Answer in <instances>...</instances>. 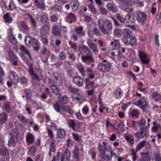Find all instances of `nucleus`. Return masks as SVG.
I'll return each instance as SVG.
<instances>
[{
  "label": "nucleus",
  "instance_id": "f257e3e1",
  "mask_svg": "<svg viewBox=\"0 0 161 161\" xmlns=\"http://www.w3.org/2000/svg\"><path fill=\"white\" fill-rule=\"evenodd\" d=\"M98 24L100 31L104 34H108L112 29V22L108 20L100 19L98 20Z\"/></svg>",
  "mask_w": 161,
  "mask_h": 161
},
{
  "label": "nucleus",
  "instance_id": "f03ea898",
  "mask_svg": "<svg viewBox=\"0 0 161 161\" xmlns=\"http://www.w3.org/2000/svg\"><path fill=\"white\" fill-rule=\"evenodd\" d=\"M134 104L144 111L147 110L149 106L147 99L145 97H142L141 98L135 101Z\"/></svg>",
  "mask_w": 161,
  "mask_h": 161
},
{
  "label": "nucleus",
  "instance_id": "7ed1b4c3",
  "mask_svg": "<svg viewBox=\"0 0 161 161\" xmlns=\"http://www.w3.org/2000/svg\"><path fill=\"white\" fill-rule=\"evenodd\" d=\"M26 44L29 47H33L34 50H38L39 49V45L38 41L35 39L31 38L30 36H27L25 39Z\"/></svg>",
  "mask_w": 161,
  "mask_h": 161
},
{
  "label": "nucleus",
  "instance_id": "20e7f679",
  "mask_svg": "<svg viewBox=\"0 0 161 161\" xmlns=\"http://www.w3.org/2000/svg\"><path fill=\"white\" fill-rule=\"evenodd\" d=\"M103 62L104 63L99 64L97 67L101 71L105 73L107 72L110 70L112 66V64L109 62H107L106 60L105 59L103 60Z\"/></svg>",
  "mask_w": 161,
  "mask_h": 161
},
{
  "label": "nucleus",
  "instance_id": "39448f33",
  "mask_svg": "<svg viewBox=\"0 0 161 161\" xmlns=\"http://www.w3.org/2000/svg\"><path fill=\"white\" fill-rule=\"evenodd\" d=\"M121 2L120 7V8L125 11L129 13L131 12L133 9L127 7V6H131L132 3L131 0H119Z\"/></svg>",
  "mask_w": 161,
  "mask_h": 161
},
{
  "label": "nucleus",
  "instance_id": "423d86ee",
  "mask_svg": "<svg viewBox=\"0 0 161 161\" xmlns=\"http://www.w3.org/2000/svg\"><path fill=\"white\" fill-rule=\"evenodd\" d=\"M50 27L46 25L42 27L41 32V38L42 42L44 44H47L48 41L46 37V35L48 34Z\"/></svg>",
  "mask_w": 161,
  "mask_h": 161
},
{
  "label": "nucleus",
  "instance_id": "0eeeda50",
  "mask_svg": "<svg viewBox=\"0 0 161 161\" xmlns=\"http://www.w3.org/2000/svg\"><path fill=\"white\" fill-rule=\"evenodd\" d=\"M20 50L21 52L19 54L20 56L25 62H27L28 59H31L30 54L23 46H21Z\"/></svg>",
  "mask_w": 161,
  "mask_h": 161
},
{
  "label": "nucleus",
  "instance_id": "6e6552de",
  "mask_svg": "<svg viewBox=\"0 0 161 161\" xmlns=\"http://www.w3.org/2000/svg\"><path fill=\"white\" fill-rule=\"evenodd\" d=\"M11 137L8 141V145L9 147H14L18 141V135L15 130L12 131L10 133Z\"/></svg>",
  "mask_w": 161,
  "mask_h": 161
},
{
  "label": "nucleus",
  "instance_id": "1a4fd4ad",
  "mask_svg": "<svg viewBox=\"0 0 161 161\" xmlns=\"http://www.w3.org/2000/svg\"><path fill=\"white\" fill-rule=\"evenodd\" d=\"M152 130L154 133H157V136L159 139L161 138V121L159 123L154 122Z\"/></svg>",
  "mask_w": 161,
  "mask_h": 161
},
{
  "label": "nucleus",
  "instance_id": "9d476101",
  "mask_svg": "<svg viewBox=\"0 0 161 161\" xmlns=\"http://www.w3.org/2000/svg\"><path fill=\"white\" fill-rule=\"evenodd\" d=\"M136 20L140 24H143L147 19V15L142 12H137L136 14Z\"/></svg>",
  "mask_w": 161,
  "mask_h": 161
},
{
  "label": "nucleus",
  "instance_id": "9b49d317",
  "mask_svg": "<svg viewBox=\"0 0 161 161\" xmlns=\"http://www.w3.org/2000/svg\"><path fill=\"white\" fill-rule=\"evenodd\" d=\"M124 37L122 41L125 44H128L129 43L130 38L132 36L131 31L128 29H125L123 30Z\"/></svg>",
  "mask_w": 161,
  "mask_h": 161
},
{
  "label": "nucleus",
  "instance_id": "f8f14e48",
  "mask_svg": "<svg viewBox=\"0 0 161 161\" xmlns=\"http://www.w3.org/2000/svg\"><path fill=\"white\" fill-rule=\"evenodd\" d=\"M139 56L143 64H148L150 61V59L147 54L143 51H139Z\"/></svg>",
  "mask_w": 161,
  "mask_h": 161
},
{
  "label": "nucleus",
  "instance_id": "ddd939ff",
  "mask_svg": "<svg viewBox=\"0 0 161 161\" xmlns=\"http://www.w3.org/2000/svg\"><path fill=\"white\" fill-rule=\"evenodd\" d=\"M9 78L14 84H17L19 82V78L16 73L14 71H11L9 73Z\"/></svg>",
  "mask_w": 161,
  "mask_h": 161
},
{
  "label": "nucleus",
  "instance_id": "4468645a",
  "mask_svg": "<svg viewBox=\"0 0 161 161\" xmlns=\"http://www.w3.org/2000/svg\"><path fill=\"white\" fill-rule=\"evenodd\" d=\"M87 44L94 53L96 54L99 51L97 48V45L93 43V40L92 39H88L87 41Z\"/></svg>",
  "mask_w": 161,
  "mask_h": 161
},
{
  "label": "nucleus",
  "instance_id": "2eb2a0df",
  "mask_svg": "<svg viewBox=\"0 0 161 161\" xmlns=\"http://www.w3.org/2000/svg\"><path fill=\"white\" fill-rule=\"evenodd\" d=\"M124 92L120 88H116L114 91V96L115 98L120 99L123 96Z\"/></svg>",
  "mask_w": 161,
  "mask_h": 161
},
{
  "label": "nucleus",
  "instance_id": "dca6fc26",
  "mask_svg": "<svg viewBox=\"0 0 161 161\" xmlns=\"http://www.w3.org/2000/svg\"><path fill=\"white\" fill-rule=\"evenodd\" d=\"M49 83L50 85L51 89L52 92L53 93H55L56 94H59V91L58 88L56 86L57 85H58L56 82L54 81L53 83H52V80L51 79H49Z\"/></svg>",
  "mask_w": 161,
  "mask_h": 161
},
{
  "label": "nucleus",
  "instance_id": "f3484780",
  "mask_svg": "<svg viewBox=\"0 0 161 161\" xmlns=\"http://www.w3.org/2000/svg\"><path fill=\"white\" fill-rule=\"evenodd\" d=\"M146 130L144 128H141L136 133L135 136L137 138H142L146 135Z\"/></svg>",
  "mask_w": 161,
  "mask_h": 161
},
{
  "label": "nucleus",
  "instance_id": "a211bd4d",
  "mask_svg": "<svg viewBox=\"0 0 161 161\" xmlns=\"http://www.w3.org/2000/svg\"><path fill=\"white\" fill-rule=\"evenodd\" d=\"M124 137L128 143L133 145L135 143V140L133 135L128 133L125 134L123 135Z\"/></svg>",
  "mask_w": 161,
  "mask_h": 161
},
{
  "label": "nucleus",
  "instance_id": "6ab92c4d",
  "mask_svg": "<svg viewBox=\"0 0 161 161\" xmlns=\"http://www.w3.org/2000/svg\"><path fill=\"white\" fill-rule=\"evenodd\" d=\"M88 55L82 56L81 57L82 61L85 63L92 62L93 61L92 55V53H89Z\"/></svg>",
  "mask_w": 161,
  "mask_h": 161
},
{
  "label": "nucleus",
  "instance_id": "aec40b11",
  "mask_svg": "<svg viewBox=\"0 0 161 161\" xmlns=\"http://www.w3.org/2000/svg\"><path fill=\"white\" fill-rule=\"evenodd\" d=\"M151 121V119L148 118L147 120V125L146 120L143 118L141 119L139 122V126L140 127L145 126L146 128H149V123Z\"/></svg>",
  "mask_w": 161,
  "mask_h": 161
},
{
  "label": "nucleus",
  "instance_id": "412c9836",
  "mask_svg": "<svg viewBox=\"0 0 161 161\" xmlns=\"http://www.w3.org/2000/svg\"><path fill=\"white\" fill-rule=\"evenodd\" d=\"M70 152L69 150L66 149L62 156L61 161H70Z\"/></svg>",
  "mask_w": 161,
  "mask_h": 161
},
{
  "label": "nucleus",
  "instance_id": "4be33fe9",
  "mask_svg": "<svg viewBox=\"0 0 161 161\" xmlns=\"http://www.w3.org/2000/svg\"><path fill=\"white\" fill-rule=\"evenodd\" d=\"M29 66V71L30 74L33 80H38V77L34 73L32 65L31 64H28Z\"/></svg>",
  "mask_w": 161,
  "mask_h": 161
},
{
  "label": "nucleus",
  "instance_id": "5701e85b",
  "mask_svg": "<svg viewBox=\"0 0 161 161\" xmlns=\"http://www.w3.org/2000/svg\"><path fill=\"white\" fill-rule=\"evenodd\" d=\"M35 137L32 134L30 133H27L26 136V141L27 143L31 144L33 143Z\"/></svg>",
  "mask_w": 161,
  "mask_h": 161
},
{
  "label": "nucleus",
  "instance_id": "b1692460",
  "mask_svg": "<svg viewBox=\"0 0 161 161\" xmlns=\"http://www.w3.org/2000/svg\"><path fill=\"white\" fill-rule=\"evenodd\" d=\"M35 4L38 8L44 10L45 8V5L43 0H34Z\"/></svg>",
  "mask_w": 161,
  "mask_h": 161
},
{
  "label": "nucleus",
  "instance_id": "393cba45",
  "mask_svg": "<svg viewBox=\"0 0 161 161\" xmlns=\"http://www.w3.org/2000/svg\"><path fill=\"white\" fill-rule=\"evenodd\" d=\"M5 8L8 10L13 11L16 8V6L12 0L9 1V3L5 4Z\"/></svg>",
  "mask_w": 161,
  "mask_h": 161
},
{
  "label": "nucleus",
  "instance_id": "a878e982",
  "mask_svg": "<svg viewBox=\"0 0 161 161\" xmlns=\"http://www.w3.org/2000/svg\"><path fill=\"white\" fill-rule=\"evenodd\" d=\"M73 81L75 85L78 86H81L83 84V80L79 76L74 77L73 80Z\"/></svg>",
  "mask_w": 161,
  "mask_h": 161
},
{
  "label": "nucleus",
  "instance_id": "bb28decb",
  "mask_svg": "<svg viewBox=\"0 0 161 161\" xmlns=\"http://www.w3.org/2000/svg\"><path fill=\"white\" fill-rule=\"evenodd\" d=\"M120 45L119 40L117 39H114L110 43V46L113 48V49H117L118 48Z\"/></svg>",
  "mask_w": 161,
  "mask_h": 161
},
{
  "label": "nucleus",
  "instance_id": "cd10ccee",
  "mask_svg": "<svg viewBox=\"0 0 161 161\" xmlns=\"http://www.w3.org/2000/svg\"><path fill=\"white\" fill-rule=\"evenodd\" d=\"M52 33L54 36H61L60 27H59L56 25L53 26L52 27Z\"/></svg>",
  "mask_w": 161,
  "mask_h": 161
},
{
  "label": "nucleus",
  "instance_id": "c85d7f7f",
  "mask_svg": "<svg viewBox=\"0 0 161 161\" xmlns=\"http://www.w3.org/2000/svg\"><path fill=\"white\" fill-rule=\"evenodd\" d=\"M70 5L72 11H75L78 8L79 3L76 0H72L70 2Z\"/></svg>",
  "mask_w": 161,
  "mask_h": 161
},
{
  "label": "nucleus",
  "instance_id": "c756f323",
  "mask_svg": "<svg viewBox=\"0 0 161 161\" xmlns=\"http://www.w3.org/2000/svg\"><path fill=\"white\" fill-rule=\"evenodd\" d=\"M65 136V131L63 129H59L57 130V137L59 139L63 138Z\"/></svg>",
  "mask_w": 161,
  "mask_h": 161
},
{
  "label": "nucleus",
  "instance_id": "7c9ffc66",
  "mask_svg": "<svg viewBox=\"0 0 161 161\" xmlns=\"http://www.w3.org/2000/svg\"><path fill=\"white\" fill-rule=\"evenodd\" d=\"M59 102L61 104H64L68 102V97L66 96H62L59 94L58 97Z\"/></svg>",
  "mask_w": 161,
  "mask_h": 161
},
{
  "label": "nucleus",
  "instance_id": "2f4dec72",
  "mask_svg": "<svg viewBox=\"0 0 161 161\" xmlns=\"http://www.w3.org/2000/svg\"><path fill=\"white\" fill-rule=\"evenodd\" d=\"M141 157L138 161H150V159L148 154L146 153H142Z\"/></svg>",
  "mask_w": 161,
  "mask_h": 161
},
{
  "label": "nucleus",
  "instance_id": "473e14b6",
  "mask_svg": "<svg viewBox=\"0 0 161 161\" xmlns=\"http://www.w3.org/2000/svg\"><path fill=\"white\" fill-rule=\"evenodd\" d=\"M107 8L109 10L114 13L118 11L117 7L113 3H108L107 5Z\"/></svg>",
  "mask_w": 161,
  "mask_h": 161
},
{
  "label": "nucleus",
  "instance_id": "72a5a7b5",
  "mask_svg": "<svg viewBox=\"0 0 161 161\" xmlns=\"http://www.w3.org/2000/svg\"><path fill=\"white\" fill-rule=\"evenodd\" d=\"M79 150L77 146H75V149L73 151V156L75 159L76 161H78L79 160Z\"/></svg>",
  "mask_w": 161,
  "mask_h": 161
},
{
  "label": "nucleus",
  "instance_id": "f704fd0d",
  "mask_svg": "<svg viewBox=\"0 0 161 161\" xmlns=\"http://www.w3.org/2000/svg\"><path fill=\"white\" fill-rule=\"evenodd\" d=\"M8 154L7 151L4 144H2L0 146V155L3 156L7 155Z\"/></svg>",
  "mask_w": 161,
  "mask_h": 161
},
{
  "label": "nucleus",
  "instance_id": "c9c22d12",
  "mask_svg": "<svg viewBox=\"0 0 161 161\" xmlns=\"http://www.w3.org/2000/svg\"><path fill=\"white\" fill-rule=\"evenodd\" d=\"M86 87L87 88H94L97 87V85H95L93 82L90 81L88 79H86L85 80Z\"/></svg>",
  "mask_w": 161,
  "mask_h": 161
},
{
  "label": "nucleus",
  "instance_id": "e433bc0d",
  "mask_svg": "<svg viewBox=\"0 0 161 161\" xmlns=\"http://www.w3.org/2000/svg\"><path fill=\"white\" fill-rule=\"evenodd\" d=\"M62 109V114L63 113L67 112L69 114H71L73 112V111L71 108H70L69 106H63L61 108Z\"/></svg>",
  "mask_w": 161,
  "mask_h": 161
},
{
  "label": "nucleus",
  "instance_id": "4c0bfd02",
  "mask_svg": "<svg viewBox=\"0 0 161 161\" xmlns=\"http://www.w3.org/2000/svg\"><path fill=\"white\" fill-rule=\"evenodd\" d=\"M9 30L10 33V35H9V40L12 44H15L17 42L16 39L12 34V29L10 28Z\"/></svg>",
  "mask_w": 161,
  "mask_h": 161
},
{
  "label": "nucleus",
  "instance_id": "58836bf2",
  "mask_svg": "<svg viewBox=\"0 0 161 161\" xmlns=\"http://www.w3.org/2000/svg\"><path fill=\"white\" fill-rule=\"evenodd\" d=\"M151 96L152 98L156 101L161 100V95L157 92L152 93Z\"/></svg>",
  "mask_w": 161,
  "mask_h": 161
},
{
  "label": "nucleus",
  "instance_id": "ea45409f",
  "mask_svg": "<svg viewBox=\"0 0 161 161\" xmlns=\"http://www.w3.org/2000/svg\"><path fill=\"white\" fill-rule=\"evenodd\" d=\"M101 158V161H109L111 159V157L108 154H106L105 153L100 155Z\"/></svg>",
  "mask_w": 161,
  "mask_h": 161
},
{
  "label": "nucleus",
  "instance_id": "a19ab883",
  "mask_svg": "<svg viewBox=\"0 0 161 161\" xmlns=\"http://www.w3.org/2000/svg\"><path fill=\"white\" fill-rule=\"evenodd\" d=\"M7 119V116L4 113L0 114V124H2L4 123Z\"/></svg>",
  "mask_w": 161,
  "mask_h": 161
},
{
  "label": "nucleus",
  "instance_id": "79ce46f5",
  "mask_svg": "<svg viewBox=\"0 0 161 161\" xmlns=\"http://www.w3.org/2000/svg\"><path fill=\"white\" fill-rule=\"evenodd\" d=\"M26 15L27 19L31 22L32 26L33 27H36V23L35 19L29 14H27Z\"/></svg>",
  "mask_w": 161,
  "mask_h": 161
},
{
  "label": "nucleus",
  "instance_id": "37998d69",
  "mask_svg": "<svg viewBox=\"0 0 161 161\" xmlns=\"http://www.w3.org/2000/svg\"><path fill=\"white\" fill-rule=\"evenodd\" d=\"M147 142L146 141H141L139 143L136 147V152H138L139 150L143 147L146 144Z\"/></svg>",
  "mask_w": 161,
  "mask_h": 161
},
{
  "label": "nucleus",
  "instance_id": "c03bdc74",
  "mask_svg": "<svg viewBox=\"0 0 161 161\" xmlns=\"http://www.w3.org/2000/svg\"><path fill=\"white\" fill-rule=\"evenodd\" d=\"M77 68L83 76H84L85 75V70L84 67L82 66L81 64H79L77 65Z\"/></svg>",
  "mask_w": 161,
  "mask_h": 161
},
{
  "label": "nucleus",
  "instance_id": "a18cd8bd",
  "mask_svg": "<svg viewBox=\"0 0 161 161\" xmlns=\"http://www.w3.org/2000/svg\"><path fill=\"white\" fill-rule=\"evenodd\" d=\"M4 20L5 22L9 23L12 21V18L11 15L8 13L5 14L3 16Z\"/></svg>",
  "mask_w": 161,
  "mask_h": 161
},
{
  "label": "nucleus",
  "instance_id": "49530a36",
  "mask_svg": "<svg viewBox=\"0 0 161 161\" xmlns=\"http://www.w3.org/2000/svg\"><path fill=\"white\" fill-rule=\"evenodd\" d=\"M130 38V41H129V43L128 44H125L128 45L130 44L132 46L134 45L136 42V39L135 37L134 36H132Z\"/></svg>",
  "mask_w": 161,
  "mask_h": 161
},
{
  "label": "nucleus",
  "instance_id": "de8ad7c7",
  "mask_svg": "<svg viewBox=\"0 0 161 161\" xmlns=\"http://www.w3.org/2000/svg\"><path fill=\"white\" fill-rule=\"evenodd\" d=\"M75 31L77 34L80 35V36H83L84 35V33L83 31V27L82 26L75 29Z\"/></svg>",
  "mask_w": 161,
  "mask_h": 161
},
{
  "label": "nucleus",
  "instance_id": "09e8293b",
  "mask_svg": "<svg viewBox=\"0 0 161 161\" xmlns=\"http://www.w3.org/2000/svg\"><path fill=\"white\" fill-rule=\"evenodd\" d=\"M75 19V17L73 14L70 13L68 15L67 20V22L71 23Z\"/></svg>",
  "mask_w": 161,
  "mask_h": 161
},
{
  "label": "nucleus",
  "instance_id": "8fccbe9b",
  "mask_svg": "<svg viewBox=\"0 0 161 161\" xmlns=\"http://www.w3.org/2000/svg\"><path fill=\"white\" fill-rule=\"evenodd\" d=\"M36 151V148L34 147H31L29 148L28 151L27 152L28 154L34 155V153Z\"/></svg>",
  "mask_w": 161,
  "mask_h": 161
},
{
  "label": "nucleus",
  "instance_id": "3c124183",
  "mask_svg": "<svg viewBox=\"0 0 161 161\" xmlns=\"http://www.w3.org/2000/svg\"><path fill=\"white\" fill-rule=\"evenodd\" d=\"M131 154L132 156V160L133 161H136V159L137 158V156L136 155V153L137 152L136 151V150L133 149H132L130 151Z\"/></svg>",
  "mask_w": 161,
  "mask_h": 161
},
{
  "label": "nucleus",
  "instance_id": "603ef678",
  "mask_svg": "<svg viewBox=\"0 0 161 161\" xmlns=\"http://www.w3.org/2000/svg\"><path fill=\"white\" fill-rule=\"evenodd\" d=\"M138 112L137 110L133 109L130 111V114L132 117H136L138 115Z\"/></svg>",
  "mask_w": 161,
  "mask_h": 161
},
{
  "label": "nucleus",
  "instance_id": "864d4df0",
  "mask_svg": "<svg viewBox=\"0 0 161 161\" xmlns=\"http://www.w3.org/2000/svg\"><path fill=\"white\" fill-rule=\"evenodd\" d=\"M98 150L102 154H104L105 153L106 150V147L105 146L100 145L98 147Z\"/></svg>",
  "mask_w": 161,
  "mask_h": 161
},
{
  "label": "nucleus",
  "instance_id": "5fc2aeb1",
  "mask_svg": "<svg viewBox=\"0 0 161 161\" xmlns=\"http://www.w3.org/2000/svg\"><path fill=\"white\" fill-rule=\"evenodd\" d=\"M3 108L5 111L7 112H9L10 111V106L8 103H5L3 104Z\"/></svg>",
  "mask_w": 161,
  "mask_h": 161
},
{
  "label": "nucleus",
  "instance_id": "6e6d98bb",
  "mask_svg": "<svg viewBox=\"0 0 161 161\" xmlns=\"http://www.w3.org/2000/svg\"><path fill=\"white\" fill-rule=\"evenodd\" d=\"M68 123L70 127H71L74 130L75 129V123L73 120L69 119L68 121Z\"/></svg>",
  "mask_w": 161,
  "mask_h": 161
},
{
  "label": "nucleus",
  "instance_id": "4d7b16f0",
  "mask_svg": "<svg viewBox=\"0 0 161 161\" xmlns=\"http://www.w3.org/2000/svg\"><path fill=\"white\" fill-rule=\"evenodd\" d=\"M89 10L92 13L95 14L97 12V10L94 7L92 3L89 4L88 6Z\"/></svg>",
  "mask_w": 161,
  "mask_h": 161
},
{
  "label": "nucleus",
  "instance_id": "13d9d810",
  "mask_svg": "<svg viewBox=\"0 0 161 161\" xmlns=\"http://www.w3.org/2000/svg\"><path fill=\"white\" fill-rule=\"evenodd\" d=\"M108 55L109 58L113 60H115L116 55L114 52L112 51H109L108 53Z\"/></svg>",
  "mask_w": 161,
  "mask_h": 161
},
{
  "label": "nucleus",
  "instance_id": "bf43d9fd",
  "mask_svg": "<svg viewBox=\"0 0 161 161\" xmlns=\"http://www.w3.org/2000/svg\"><path fill=\"white\" fill-rule=\"evenodd\" d=\"M114 33L116 36H120L122 35V31L119 29H116L114 30Z\"/></svg>",
  "mask_w": 161,
  "mask_h": 161
},
{
  "label": "nucleus",
  "instance_id": "052dcab7",
  "mask_svg": "<svg viewBox=\"0 0 161 161\" xmlns=\"http://www.w3.org/2000/svg\"><path fill=\"white\" fill-rule=\"evenodd\" d=\"M83 114L85 115L87 114L89 111V107L86 105L83 107L82 109Z\"/></svg>",
  "mask_w": 161,
  "mask_h": 161
},
{
  "label": "nucleus",
  "instance_id": "680f3d73",
  "mask_svg": "<svg viewBox=\"0 0 161 161\" xmlns=\"http://www.w3.org/2000/svg\"><path fill=\"white\" fill-rule=\"evenodd\" d=\"M41 20V21L44 23H47L48 21L47 16L46 14H44L42 16Z\"/></svg>",
  "mask_w": 161,
  "mask_h": 161
},
{
  "label": "nucleus",
  "instance_id": "e2e57ef3",
  "mask_svg": "<svg viewBox=\"0 0 161 161\" xmlns=\"http://www.w3.org/2000/svg\"><path fill=\"white\" fill-rule=\"evenodd\" d=\"M81 48L82 49V51L88 54L91 53V51H90L88 47L86 46H82L81 47Z\"/></svg>",
  "mask_w": 161,
  "mask_h": 161
},
{
  "label": "nucleus",
  "instance_id": "0e129e2a",
  "mask_svg": "<svg viewBox=\"0 0 161 161\" xmlns=\"http://www.w3.org/2000/svg\"><path fill=\"white\" fill-rule=\"evenodd\" d=\"M53 108L57 112H60L62 114V112L60 111V105L58 103H56L53 105Z\"/></svg>",
  "mask_w": 161,
  "mask_h": 161
},
{
  "label": "nucleus",
  "instance_id": "69168bd1",
  "mask_svg": "<svg viewBox=\"0 0 161 161\" xmlns=\"http://www.w3.org/2000/svg\"><path fill=\"white\" fill-rule=\"evenodd\" d=\"M99 11L102 14H106L107 13L106 9L104 7H100L99 8Z\"/></svg>",
  "mask_w": 161,
  "mask_h": 161
},
{
  "label": "nucleus",
  "instance_id": "338daca9",
  "mask_svg": "<svg viewBox=\"0 0 161 161\" xmlns=\"http://www.w3.org/2000/svg\"><path fill=\"white\" fill-rule=\"evenodd\" d=\"M99 111L100 112L102 113L103 112V110L105 109L106 107L104 105L103 103H101V102H99Z\"/></svg>",
  "mask_w": 161,
  "mask_h": 161
},
{
  "label": "nucleus",
  "instance_id": "774afa93",
  "mask_svg": "<svg viewBox=\"0 0 161 161\" xmlns=\"http://www.w3.org/2000/svg\"><path fill=\"white\" fill-rule=\"evenodd\" d=\"M135 4H137V6L140 7H142L144 6V4L143 2L139 0H136L135 1Z\"/></svg>",
  "mask_w": 161,
  "mask_h": 161
}]
</instances>
